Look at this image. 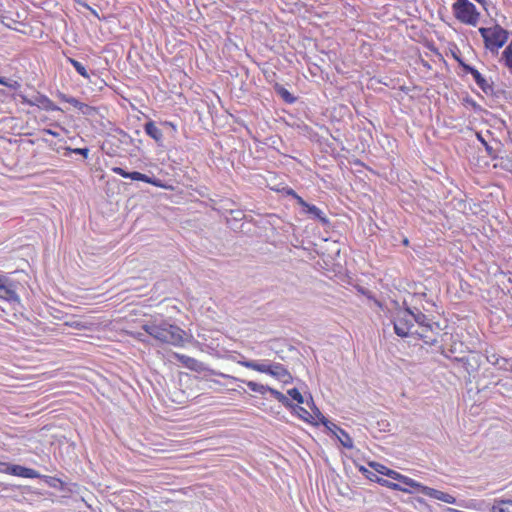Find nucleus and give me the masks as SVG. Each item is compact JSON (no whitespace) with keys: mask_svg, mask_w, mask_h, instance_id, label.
I'll list each match as a JSON object with an SVG mask.
<instances>
[{"mask_svg":"<svg viewBox=\"0 0 512 512\" xmlns=\"http://www.w3.org/2000/svg\"><path fill=\"white\" fill-rule=\"evenodd\" d=\"M143 330L160 343L183 346L185 331L165 320L150 321L142 326Z\"/></svg>","mask_w":512,"mask_h":512,"instance_id":"obj_1","label":"nucleus"},{"mask_svg":"<svg viewBox=\"0 0 512 512\" xmlns=\"http://www.w3.org/2000/svg\"><path fill=\"white\" fill-rule=\"evenodd\" d=\"M479 32L484 40L485 47L491 52L498 51L508 40V31L496 24L493 27L479 28Z\"/></svg>","mask_w":512,"mask_h":512,"instance_id":"obj_2","label":"nucleus"},{"mask_svg":"<svg viewBox=\"0 0 512 512\" xmlns=\"http://www.w3.org/2000/svg\"><path fill=\"white\" fill-rule=\"evenodd\" d=\"M452 11L454 17L463 24L476 26L479 22L480 13L469 0H456Z\"/></svg>","mask_w":512,"mask_h":512,"instance_id":"obj_3","label":"nucleus"},{"mask_svg":"<svg viewBox=\"0 0 512 512\" xmlns=\"http://www.w3.org/2000/svg\"><path fill=\"white\" fill-rule=\"evenodd\" d=\"M394 331L399 337L413 336L412 328L414 327L413 310L406 307L399 310L393 320Z\"/></svg>","mask_w":512,"mask_h":512,"instance_id":"obj_4","label":"nucleus"},{"mask_svg":"<svg viewBox=\"0 0 512 512\" xmlns=\"http://www.w3.org/2000/svg\"><path fill=\"white\" fill-rule=\"evenodd\" d=\"M112 171L115 174H118V175H120V176H122L124 178H130L131 180H134V181H142V182L149 183V184H152V185L157 186V187H161L162 186L160 184V180L159 179L151 178L148 175L140 173L138 171L128 172V171L124 170L121 167H113Z\"/></svg>","mask_w":512,"mask_h":512,"instance_id":"obj_5","label":"nucleus"},{"mask_svg":"<svg viewBox=\"0 0 512 512\" xmlns=\"http://www.w3.org/2000/svg\"><path fill=\"white\" fill-rule=\"evenodd\" d=\"M421 493L431 498L443 501L445 503L454 504L456 502L454 496L424 485L422 487Z\"/></svg>","mask_w":512,"mask_h":512,"instance_id":"obj_6","label":"nucleus"},{"mask_svg":"<svg viewBox=\"0 0 512 512\" xmlns=\"http://www.w3.org/2000/svg\"><path fill=\"white\" fill-rule=\"evenodd\" d=\"M8 469H9V474L13 475V476H19V477L31 478V479L41 477V475L39 474L38 471H36L32 468H27V467L21 466V465L13 464L11 466V468H8Z\"/></svg>","mask_w":512,"mask_h":512,"instance_id":"obj_7","label":"nucleus"},{"mask_svg":"<svg viewBox=\"0 0 512 512\" xmlns=\"http://www.w3.org/2000/svg\"><path fill=\"white\" fill-rule=\"evenodd\" d=\"M0 298L9 302H19V296L16 293V285L9 280L0 288Z\"/></svg>","mask_w":512,"mask_h":512,"instance_id":"obj_8","label":"nucleus"},{"mask_svg":"<svg viewBox=\"0 0 512 512\" xmlns=\"http://www.w3.org/2000/svg\"><path fill=\"white\" fill-rule=\"evenodd\" d=\"M271 376L275 377L276 379L284 382L289 383L292 381V376L289 373V371L280 363H273L271 364V370L270 374Z\"/></svg>","mask_w":512,"mask_h":512,"instance_id":"obj_9","label":"nucleus"},{"mask_svg":"<svg viewBox=\"0 0 512 512\" xmlns=\"http://www.w3.org/2000/svg\"><path fill=\"white\" fill-rule=\"evenodd\" d=\"M453 360L462 363L463 367L465 368L468 374L477 371L480 366V357L478 355H472L470 357L461 358L455 357Z\"/></svg>","mask_w":512,"mask_h":512,"instance_id":"obj_10","label":"nucleus"},{"mask_svg":"<svg viewBox=\"0 0 512 512\" xmlns=\"http://www.w3.org/2000/svg\"><path fill=\"white\" fill-rule=\"evenodd\" d=\"M388 477L404 484L405 486L413 488L419 492H421V490H422V487H423L422 484L416 482L415 480H413L405 475L400 474L399 472H397L395 470H393V472H389Z\"/></svg>","mask_w":512,"mask_h":512,"instance_id":"obj_11","label":"nucleus"},{"mask_svg":"<svg viewBox=\"0 0 512 512\" xmlns=\"http://www.w3.org/2000/svg\"><path fill=\"white\" fill-rule=\"evenodd\" d=\"M24 102L31 106L36 105L47 111L59 110V108L45 95H38L34 100H27L24 98Z\"/></svg>","mask_w":512,"mask_h":512,"instance_id":"obj_12","label":"nucleus"},{"mask_svg":"<svg viewBox=\"0 0 512 512\" xmlns=\"http://www.w3.org/2000/svg\"><path fill=\"white\" fill-rule=\"evenodd\" d=\"M311 405L313 406L314 412L317 415L318 420L334 435H338L340 430H342L339 426H337L332 421L328 420L322 413L319 411L317 407H315L313 400L311 399Z\"/></svg>","mask_w":512,"mask_h":512,"instance_id":"obj_13","label":"nucleus"},{"mask_svg":"<svg viewBox=\"0 0 512 512\" xmlns=\"http://www.w3.org/2000/svg\"><path fill=\"white\" fill-rule=\"evenodd\" d=\"M490 512H512V500L495 499L489 508Z\"/></svg>","mask_w":512,"mask_h":512,"instance_id":"obj_14","label":"nucleus"},{"mask_svg":"<svg viewBox=\"0 0 512 512\" xmlns=\"http://www.w3.org/2000/svg\"><path fill=\"white\" fill-rule=\"evenodd\" d=\"M145 133L154 139L157 143L161 142L163 139L162 131L156 126L155 122L148 121L144 125Z\"/></svg>","mask_w":512,"mask_h":512,"instance_id":"obj_15","label":"nucleus"},{"mask_svg":"<svg viewBox=\"0 0 512 512\" xmlns=\"http://www.w3.org/2000/svg\"><path fill=\"white\" fill-rule=\"evenodd\" d=\"M240 365L261 372V373H267L270 374L271 370V364H263V363H257L253 360H242L238 362Z\"/></svg>","mask_w":512,"mask_h":512,"instance_id":"obj_16","label":"nucleus"},{"mask_svg":"<svg viewBox=\"0 0 512 512\" xmlns=\"http://www.w3.org/2000/svg\"><path fill=\"white\" fill-rule=\"evenodd\" d=\"M222 377L228 378V379H231V380H234V381H240L239 378H236V377H233V376H230V375L222 374ZM241 382L245 383L252 391H254L256 393H259V394H262V395L267 392V389H269V386L263 385V384H259V383H256L254 381H244V380H241Z\"/></svg>","mask_w":512,"mask_h":512,"instance_id":"obj_17","label":"nucleus"},{"mask_svg":"<svg viewBox=\"0 0 512 512\" xmlns=\"http://www.w3.org/2000/svg\"><path fill=\"white\" fill-rule=\"evenodd\" d=\"M472 76L476 84L486 95H491L494 93L493 85L490 84L478 70Z\"/></svg>","mask_w":512,"mask_h":512,"instance_id":"obj_18","label":"nucleus"},{"mask_svg":"<svg viewBox=\"0 0 512 512\" xmlns=\"http://www.w3.org/2000/svg\"><path fill=\"white\" fill-rule=\"evenodd\" d=\"M413 321L417 323L420 328H429L430 330H432L434 325L430 322L428 317L417 308L413 310Z\"/></svg>","mask_w":512,"mask_h":512,"instance_id":"obj_19","label":"nucleus"},{"mask_svg":"<svg viewBox=\"0 0 512 512\" xmlns=\"http://www.w3.org/2000/svg\"><path fill=\"white\" fill-rule=\"evenodd\" d=\"M414 335H417L418 338L422 339L426 344L434 345L437 342V338L433 329L429 328H421V331L416 330L413 332Z\"/></svg>","mask_w":512,"mask_h":512,"instance_id":"obj_20","label":"nucleus"},{"mask_svg":"<svg viewBox=\"0 0 512 512\" xmlns=\"http://www.w3.org/2000/svg\"><path fill=\"white\" fill-rule=\"evenodd\" d=\"M306 213L310 214L313 218L318 219L324 225L329 223V220L324 215L323 211H321L315 205H309L308 208L306 209Z\"/></svg>","mask_w":512,"mask_h":512,"instance_id":"obj_21","label":"nucleus"},{"mask_svg":"<svg viewBox=\"0 0 512 512\" xmlns=\"http://www.w3.org/2000/svg\"><path fill=\"white\" fill-rule=\"evenodd\" d=\"M276 93L286 102L292 104L296 101V97H294L285 87L280 84H276L274 86Z\"/></svg>","mask_w":512,"mask_h":512,"instance_id":"obj_22","label":"nucleus"},{"mask_svg":"<svg viewBox=\"0 0 512 512\" xmlns=\"http://www.w3.org/2000/svg\"><path fill=\"white\" fill-rule=\"evenodd\" d=\"M267 392H269L275 399H277L285 407H292V402L289 400L287 396H285L280 391L269 387V389H267Z\"/></svg>","mask_w":512,"mask_h":512,"instance_id":"obj_23","label":"nucleus"},{"mask_svg":"<svg viewBox=\"0 0 512 512\" xmlns=\"http://www.w3.org/2000/svg\"><path fill=\"white\" fill-rule=\"evenodd\" d=\"M289 408L292 409L295 414H297L301 419L305 421L310 422V419L313 418V416L305 408L299 405H295L292 403V407Z\"/></svg>","mask_w":512,"mask_h":512,"instance_id":"obj_24","label":"nucleus"},{"mask_svg":"<svg viewBox=\"0 0 512 512\" xmlns=\"http://www.w3.org/2000/svg\"><path fill=\"white\" fill-rule=\"evenodd\" d=\"M338 440L340 441L341 445L345 448L351 449L353 448V441L349 434L344 431L343 429L340 430V432L337 435Z\"/></svg>","mask_w":512,"mask_h":512,"instance_id":"obj_25","label":"nucleus"},{"mask_svg":"<svg viewBox=\"0 0 512 512\" xmlns=\"http://www.w3.org/2000/svg\"><path fill=\"white\" fill-rule=\"evenodd\" d=\"M68 61L82 77L89 79V74L82 63L73 58H69Z\"/></svg>","mask_w":512,"mask_h":512,"instance_id":"obj_26","label":"nucleus"},{"mask_svg":"<svg viewBox=\"0 0 512 512\" xmlns=\"http://www.w3.org/2000/svg\"><path fill=\"white\" fill-rule=\"evenodd\" d=\"M502 58L505 62V65L512 69V41L509 43V45L504 49L502 53Z\"/></svg>","mask_w":512,"mask_h":512,"instance_id":"obj_27","label":"nucleus"},{"mask_svg":"<svg viewBox=\"0 0 512 512\" xmlns=\"http://www.w3.org/2000/svg\"><path fill=\"white\" fill-rule=\"evenodd\" d=\"M477 138L478 140L482 143V145L484 146L486 152H487V155L493 159H495L497 157L496 153H495V150L493 149L492 146H490L486 141L485 139L481 136V134H477Z\"/></svg>","mask_w":512,"mask_h":512,"instance_id":"obj_28","label":"nucleus"},{"mask_svg":"<svg viewBox=\"0 0 512 512\" xmlns=\"http://www.w3.org/2000/svg\"><path fill=\"white\" fill-rule=\"evenodd\" d=\"M287 394L295 401H297L298 404L304 403V397L300 393V391L297 388H292L287 391Z\"/></svg>","mask_w":512,"mask_h":512,"instance_id":"obj_29","label":"nucleus"},{"mask_svg":"<svg viewBox=\"0 0 512 512\" xmlns=\"http://www.w3.org/2000/svg\"><path fill=\"white\" fill-rule=\"evenodd\" d=\"M370 466L379 474H382V475H385L388 477V473L389 472H393L392 469H389L388 467L380 464V463H376V462H373L370 464Z\"/></svg>","mask_w":512,"mask_h":512,"instance_id":"obj_30","label":"nucleus"},{"mask_svg":"<svg viewBox=\"0 0 512 512\" xmlns=\"http://www.w3.org/2000/svg\"><path fill=\"white\" fill-rule=\"evenodd\" d=\"M1 22L6 27H8L10 29L17 30V28L14 25L17 24L18 22L15 21L14 19H12L11 17H9L7 15H2L1 16Z\"/></svg>","mask_w":512,"mask_h":512,"instance_id":"obj_31","label":"nucleus"},{"mask_svg":"<svg viewBox=\"0 0 512 512\" xmlns=\"http://www.w3.org/2000/svg\"><path fill=\"white\" fill-rule=\"evenodd\" d=\"M177 358L183 363L185 364L187 367L191 368V364H194L196 363V360L194 358H191L189 356H186V355H179L177 354L176 355Z\"/></svg>","mask_w":512,"mask_h":512,"instance_id":"obj_32","label":"nucleus"},{"mask_svg":"<svg viewBox=\"0 0 512 512\" xmlns=\"http://www.w3.org/2000/svg\"><path fill=\"white\" fill-rule=\"evenodd\" d=\"M67 103L73 105L75 108L80 110L82 113H87V111L83 110V107H84L83 103L80 102L78 99H76L74 97H69V99H67Z\"/></svg>","mask_w":512,"mask_h":512,"instance_id":"obj_33","label":"nucleus"},{"mask_svg":"<svg viewBox=\"0 0 512 512\" xmlns=\"http://www.w3.org/2000/svg\"><path fill=\"white\" fill-rule=\"evenodd\" d=\"M464 102H465L467 105H469V106H470L474 111H476V112H480V111H482V107H481L479 104H477V102H476V101H474L472 98H470V97H466V98L464 99Z\"/></svg>","mask_w":512,"mask_h":512,"instance_id":"obj_34","label":"nucleus"},{"mask_svg":"<svg viewBox=\"0 0 512 512\" xmlns=\"http://www.w3.org/2000/svg\"><path fill=\"white\" fill-rule=\"evenodd\" d=\"M362 474L369 480L371 481H375L376 480V477H378L375 473H373L372 471L368 470L367 468L361 466L360 469H359Z\"/></svg>","mask_w":512,"mask_h":512,"instance_id":"obj_35","label":"nucleus"},{"mask_svg":"<svg viewBox=\"0 0 512 512\" xmlns=\"http://www.w3.org/2000/svg\"><path fill=\"white\" fill-rule=\"evenodd\" d=\"M390 489L403 491V492H411L408 488L402 487L399 483H394V482H391Z\"/></svg>","mask_w":512,"mask_h":512,"instance_id":"obj_36","label":"nucleus"},{"mask_svg":"<svg viewBox=\"0 0 512 512\" xmlns=\"http://www.w3.org/2000/svg\"><path fill=\"white\" fill-rule=\"evenodd\" d=\"M72 152L75 154H80L83 157L87 158L88 154H89V149L88 148H76V149H73Z\"/></svg>","mask_w":512,"mask_h":512,"instance_id":"obj_37","label":"nucleus"},{"mask_svg":"<svg viewBox=\"0 0 512 512\" xmlns=\"http://www.w3.org/2000/svg\"><path fill=\"white\" fill-rule=\"evenodd\" d=\"M3 86L16 90L20 87V84L17 81L7 79V84H4Z\"/></svg>","mask_w":512,"mask_h":512,"instance_id":"obj_38","label":"nucleus"},{"mask_svg":"<svg viewBox=\"0 0 512 512\" xmlns=\"http://www.w3.org/2000/svg\"><path fill=\"white\" fill-rule=\"evenodd\" d=\"M12 465L13 464L5 463V462H0V472L1 473L9 474V469L8 468H11Z\"/></svg>","mask_w":512,"mask_h":512,"instance_id":"obj_39","label":"nucleus"},{"mask_svg":"<svg viewBox=\"0 0 512 512\" xmlns=\"http://www.w3.org/2000/svg\"><path fill=\"white\" fill-rule=\"evenodd\" d=\"M462 69L464 70L465 73H469L471 75H473L477 71V69L468 64H463Z\"/></svg>","mask_w":512,"mask_h":512,"instance_id":"obj_40","label":"nucleus"},{"mask_svg":"<svg viewBox=\"0 0 512 512\" xmlns=\"http://www.w3.org/2000/svg\"><path fill=\"white\" fill-rule=\"evenodd\" d=\"M377 483H379L380 485L382 486H385V487H388L390 488V484L391 482L386 480V479H383V478H379V477H376V480H375Z\"/></svg>","mask_w":512,"mask_h":512,"instance_id":"obj_41","label":"nucleus"},{"mask_svg":"<svg viewBox=\"0 0 512 512\" xmlns=\"http://www.w3.org/2000/svg\"><path fill=\"white\" fill-rule=\"evenodd\" d=\"M295 199L297 200V203H298L300 206H302V207H304V208H306V209H307V208H308V206L310 205V204H308V203H307V202H306L302 197H300L298 194H297V197H295Z\"/></svg>","mask_w":512,"mask_h":512,"instance_id":"obj_42","label":"nucleus"},{"mask_svg":"<svg viewBox=\"0 0 512 512\" xmlns=\"http://www.w3.org/2000/svg\"><path fill=\"white\" fill-rule=\"evenodd\" d=\"M83 106H84V107H83V110H84V111H87V113H83L84 115H90V114H91V112H92V111H94V108H93V107H91V106H89V105H87V104H85V103H83Z\"/></svg>","mask_w":512,"mask_h":512,"instance_id":"obj_43","label":"nucleus"},{"mask_svg":"<svg viewBox=\"0 0 512 512\" xmlns=\"http://www.w3.org/2000/svg\"><path fill=\"white\" fill-rule=\"evenodd\" d=\"M9 280H11L9 277H7L6 275L2 276L0 278V288L6 284Z\"/></svg>","mask_w":512,"mask_h":512,"instance_id":"obj_44","label":"nucleus"},{"mask_svg":"<svg viewBox=\"0 0 512 512\" xmlns=\"http://www.w3.org/2000/svg\"><path fill=\"white\" fill-rule=\"evenodd\" d=\"M58 97H59L62 101L67 102V99H69V97H70V96H67V95H65V94H63V93H59Z\"/></svg>","mask_w":512,"mask_h":512,"instance_id":"obj_45","label":"nucleus"},{"mask_svg":"<svg viewBox=\"0 0 512 512\" xmlns=\"http://www.w3.org/2000/svg\"><path fill=\"white\" fill-rule=\"evenodd\" d=\"M286 193L291 195L293 198L297 197V193L293 189H288Z\"/></svg>","mask_w":512,"mask_h":512,"instance_id":"obj_46","label":"nucleus"},{"mask_svg":"<svg viewBox=\"0 0 512 512\" xmlns=\"http://www.w3.org/2000/svg\"><path fill=\"white\" fill-rule=\"evenodd\" d=\"M475 1L478 2L479 4H481L485 10H487V7H486L487 1L486 0H475Z\"/></svg>","mask_w":512,"mask_h":512,"instance_id":"obj_47","label":"nucleus"},{"mask_svg":"<svg viewBox=\"0 0 512 512\" xmlns=\"http://www.w3.org/2000/svg\"><path fill=\"white\" fill-rule=\"evenodd\" d=\"M70 326L72 327H75V328H80L82 327V325L79 323V322H72L71 324H69Z\"/></svg>","mask_w":512,"mask_h":512,"instance_id":"obj_48","label":"nucleus"},{"mask_svg":"<svg viewBox=\"0 0 512 512\" xmlns=\"http://www.w3.org/2000/svg\"><path fill=\"white\" fill-rule=\"evenodd\" d=\"M490 362H492L493 364H499V359H495V355H492V359H489Z\"/></svg>","mask_w":512,"mask_h":512,"instance_id":"obj_49","label":"nucleus"},{"mask_svg":"<svg viewBox=\"0 0 512 512\" xmlns=\"http://www.w3.org/2000/svg\"><path fill=\"white\" fill-rule=\"evenodd\" d=\"M490 362H492L493 364H499V359H495V355H492V359H489Z\"/></svg>","mask_w":512,"mask_h":512,"instance_id":"obj_50","label":"nucleus"},{"mask_svg":"<svg viewBox=\"0 0 512 512\" xmlns=\"http://www.w3.org/2000/svg\"><path fill=\"white\" fill-rule=\"evenodd\" d=\"M490 362H492L493 364H499V359H495V355H492V359H489Z\"/></svg>","mask_w":512,"mask_h":512,"instance_id":"obj_51","label":"nucleus"},{"mask_svg":"<svg viewBox=\"0 0 512 512\" xmlns=\"http://www.w3.org/2000/svg\"><path fill=\"white\" fill-rule=\"evenodd\" d=\"M455 59L457 60V62L459 63V65H460L461 67H463V64H466V63H465L461 58H459V57H457V56H455Z\"/></svg>","mask_w":512,"mask_h":512,"instance_id":"obj_52","label":"nucleus"},{"mask_svg":"<svg viewBox=\"0 0 512 512\" xmlns=\"http://www.w3.org/2000/svg\"><path fill=\"white\" fill-rule=\"evenodd\" d=\"M0 84L1 85L7 84V78L0 76Z\"/></svg>","mask_w":512,"mask_h":512,"instance_id":"obj_53","label":"nucleus"},{"mask_svg":"<svg viewBox=\"0 0 512 512\" xmlns=\"http://www.w3.org/2000/svg\"><path fill=\"white\" fill-rule=\"evenodd\" d=\"M508 370H510L512 372V362L509 363V368H507Z\"/></svg>","mask_w":512,"mask_h":512,"instance_id":"obj_54","label":"nucleus"},{"mask_svg":"<svg viewBox=\"0 0 512 512\" xmlns=\"http://www.w3.org/2000/svg\"><path fill=\"white\" fill-rule=\"evenodd\" d=\"M403 244L408 245V239H404Z\"/></svg>","mask_w":512,"mask_h":512,"instance_id":"obj_55","label":"nucleus"},{"mask_svg":"<svg viewBox=\"0 0 512 512\" xmlns=\"http://www.w3.org/2000/svg\"><path fill=\"white\" fill-rule=\"evenodd\" d=\"M449 352H450V353H455V349H454V348H450V349H449Z\"/></svg>","mask_w":512,"mask_h":512,"instance_id":"obj_56","label":"nucleus"},{"mask_svg":"<svg viewBox=\"0 0 512 512\" xmlns=\"http://www.w3.org/2000/svg\"><path fill=\"white\" fill-rule=\"evenodd\" d=\"M3 275L0 274V278L2 277Z\"/></svg>","mask_w":512,"mask_h":512,"instance_id":"obj_57","label":"nucleus"}]
</instances>
